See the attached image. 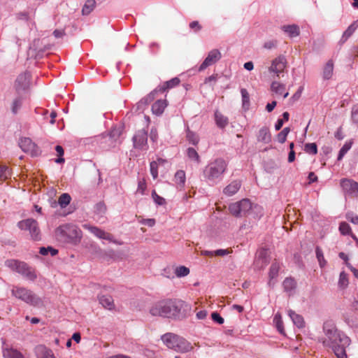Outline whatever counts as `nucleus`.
Returning a JSON list of instances; mask_svg holds the SVG:
<instances>
[{
	"instance_id": "f257e3e1",
	"label": "nucleus",
	"mask_w": 358,
	"mask_h": 358,
	"mask_svg": "<svg viewBox=\"0 0 358 358\" xmlns=\"http://www.w3.org/2000/svg\"><path fill=\"white\" fill-rule=\"evenodd\" d=\"M324 336L320 338L324 347L331 348L337 358H347L345 349L350 345V339L331 324H324Z\"/></svg>"
},
{
	"instance_id": "f03ea898",
	"label": "nucleus",
	"mask_w": 358,
	"mask_h": 358,
	"mask_svg": "<svg viewBox=\"0 0 358 358\" xmlns=\"http://www.w3.org/2000/svg\"><path fill=\"white\" fill-rule=\"evenodd\" d=\"M182 303L173 299H163L155 303L150 308V313L153 316L176 317L180 311Z\"/></svg>"
},
{
	"instance_id": "7ed1b4c3",
	"label": "nucleus",
	"mask_w": 358,
	"mask_h": 358,
	"mask_svg": "<svg viewBox=\"0 0 358 358\" xmlns=\"http://www.w3.org/2000/svg\"><path fill=\"white\" fill-rule=\"evenodd\" d=\"M57 238L61 241L76 245L83 237L81 230L75 224H64L58 227L55 230Z\"/></svg>"
},
{
	"instance_id": "20e7f679",
	"label": "nucleus",
	"mask_w": 358,
	"mask_h": 358,
	"mask_svg": "<svg viewBox=\"0 0 358 358\" xmlns=\"http://www.w3.org/2000/svg\"><path fill=\"white\" fill-rule=\"evenodd\" d=\"M164 343L170 349L180 352H186L192 349L190 343L185 338L172 333L165 334L162 336Z\"/></svg>"
},
{
	"instance_id": "39448f33",
	"label": "nucleus",
	"mask_w": 358,
	"mask_h": 358,
	"mask_svg": "<svg viewBox=\"0 0 358 358\" xmlns=\"http://www.w3.org/2000/svg\"><path fill=\"white\" fill-rule=\"evenodd\" d=\"M10 291L13 296L29 305L38 306L42 303L40 297L26 287L13 285Z\"/></svg>"
},
{
	"instance_id": "423d86ee",
	"label": "nucleus",
	"mask_w": 358,
	"mask_h": 358,
	"mask_svg": "<svg viewBox=\"0 0 358 358\" xmlns=\"http://www.w3.org/2000/svg\"><path fill=\"white\" fill-rule=\"evenodd\" d=\"M227 167L225 160L216 159L205 168L203 173L208 180L213 181L219 178L225 172Z\"/></svg>"
},
{
	"instance_id": "0eeeda50",
	"label": "nucleus",
	"mask_w": 358,
	"mask_h": 358,
	"mask_svg": "<svg viewBox=\"0 0 358 358\" xmlns=\"http://www.w3.org/2000/svg\"><path fill=\"white\" fill-rule=\"evenodd\" d=\"M6 265L24 276L29 280L34 281L36 278V274L34 270L24 262H19L15 259H8L6 261Z\"/></svg>"
},
{
	"instance_id": "6e6552de",
	"label": "nucleus",
	"mask_w": 358,
	"mask_h": 358,
	"mask_svg": "<svg viewBox=\"0 0 358 358\" xmlns=\"http://www.w3.org/2000/svg\"><path fill=\"white\" fill-rule=\"evenodd\" d=\"M18 227L24 231H29L33 240L40 239V229L37 222L31 218L22 220L17 223Z\"/></svg>"
},
{
	"instance_id": "1a4fd4ad",
	"label": "nucleus",
	"mask_w": 358,
	"mask_h": 358,
	"mask_svg": "<svg viewBox=\"0 0 358 358\" xmlns=\"http://www.w3.org/2000/svg\"><path fill=\"white\" fill-rule=\"evenodd\" d=\"M341 187L345 194L351 197H358V182L348 178L341 180Z\"/></svg>"
},
{
	"instance_id": "9d476101",
	"label": "nucleus",
	"mask_w": 358,
	"mask_h": 358,
	"mask_svg": "<svg viewBox=\"0 0 358 358\" xmlns=\"http://www.w3.org/2000/svg\"><path fill=\"white\" fill-rule=\"evenodd\" d=\"M84 229L88 230L92 234H94L96 237L100 239L107 240L110 242L114 243L115 244H120L116 240L114 239V236L110 233L106 232L104 230L94 226H91L90 224H84Z\"/></svg>"
},
{
	"instance_id": "9b49d317",
	"label": "nucleus",
	"mask_w": 358,
	"mask_h": 358,
	"mask_svg": "<svg viewBox=\"0 0 358 358\" xmlns=\"http://www.w3.org/2000/svg\"><path fill=\"white\" fill-rule=\"evenodd\" d=\"M286 67L287 59L285 57L280 55L272 61L268 68V71L276 74L278 77L280 73H282Z\"/></svg>"
},
{
	"instance_id": "f8f14e48",
	"label": "nucleus",
	"mask_w": 358,
	"mask_h": 358,
	"mask_svg": "<svg viewBox=\"0 0 358 358\" xmlns=\"http://www.w3.org/2000/svg\"><path fill=\"white\" fill-rule=\"evenodd\" d=\"M221 57V52L218 50H212L208 52V56L199 66V71H202L207 67L215 64L217 61L220 59Z\"/></svg>"
},
{
	"instance_id": "ddd939ff",
	"label": "nucleus",
	"mask_w": 358,
	"mask_h": 358,
	"mask_svg": "<svg viewBox=\"0 0 358 358\" xmlns=\"http://www.w3.org/2000/svg\"><path fill=\"white\" fill-rule=\"evenodd\" d=\"M19 145L24 152L29 153L31 156H36L39 152L37 145L29 138H21Z\"/></svg>"
},
{
	"instance_id": "4468645a",
	"label": "nucleus",
	"mask_w": 358,
	"mask_h": 358,
	"mask_svg": "<svg viewBox=\"0 0 358 358\" xmlns=\"http://www.w3.org/2000/svg\"><path fill=\"white\" fill-rule=\"evenodd\" d=\"M148 134L145 130H139L133 137L135 148H143L147 144Z\"/></svg>"
},
{
	"instance_id": "2eb2a0df",
	"label": "nucleus",
	"mask_w": 358,
	"mask_h": 358,
	"mask_svg": "<svg viewBox=\"0 0 358 358\" xmlns=\"http://www.w3.org/2000/svg\"><path fill=\"white\" fill-rule=\"evenodd\" d=\"M30 76L27 73L18 76L15 80V87L17 91L24 90L29 87Z\"/></svg>"
},
{
	"instance_id": "dca6fc26",
	"label": "nucleus",
	"mask_w": 358,
	"mask_h": 358,
	"mask_svg": "<svg viewBox=\"0 0 358 358\" xmlns=\"http://www.w3.org/2000/svg\"><path fill=\"white\" fill-rule=\"evenodd\" d=\"M241 182L240 180H234L229 183L223 190V193L229 196L235 194L241 188Z\"/></svg>"
},
{
	"instance_id": "f3484780",
	"label": "nucleus",
	"mask_w": 358,
	"mask_h": 358,
	"mask_svg": "<svg viewBox=\"0 0 358 358\" xmlns=\"http://www.w3.org/2000/svg\"><path fill=\"white\" fill-rule=\"evenodd\" d=\"M257 141L264 143H268L271 141V135L269 129L266 127L261 128L257 136Z\"/></svg>"
},
{
	"instance_id": "a211bd4d",
	"label": "nucleus",
	"mask_w": 358,
	"mask_h": 358,
	"mask_svg": "<svg viewBox=\"0 0 358 358\" xmlns=\"http://www.w3.org/2000/svg\"><path fill=\"white\" fill-rule=\"evenodd\" d=\"M37 358H55L52 351L43 345H38L36 348Z\"/></svg>"
},
{
	"instance_id": "6ab92c4d",
	"label": "nucleus",
	"mask_w": 358,
	"mask_h": 358,
	"mask_svg": "<svg viewBox=\"0 0 358 358\" xmlns=\"http://www.w3.org/2000/svg\"><path fill=\"white\" fill-rule=\"evenodd\" d=\"M280 264L278 262H273L269 269V280H268V285L269 286H273L275 284V282L273 281V279H275L278 275L280 270Z\"/></svg>"
},
{
	"instance_id": "aec40b11",
	"label": "nucleus",
	"mask_w": 358,
	"mask_h": 358,
	"mask_svg": "<svg viewBox=\"0 0 358 358\" xmlns=\"http://www.w3.org/2000/svg\"><path fill=\"white\" fill-rule=\"evenodd\" d=\"M99 303L102 305L103 307L107 308L108 310H113L115 308V303L113 299L111 296L109 295H103L101 296L99 299Z\"/></svg>"
},
{
	"instance_id": "412c9836",
	"label": "nucleus",
	"mask_w": 358,
	"mask_h": 358,
	"mask_svg": "<svg viewBox=\"0 0 358 358\" xmlns=\"http://www.w3.org/2000/svg\"><path fill=\"white\" fill-rule=\"evenodd\" d=\"M167 103L166 100H157L152 106V111L157 115H160L163 113Z\"/></svg>"
},
{
	"instance_id": "4be33fe9",
	"label": "nucleus",
	"mask_w": 358,
	"mask_h": 358,
	"mask_svg": "<svg viewBox=\"0 0 358 358\" xmlns=\"http://www.w3.org/2000/svg\"><path fill=\"white\" fill-rule=\"evenodd\" d=\"M288 315L292 319L293 323L298 327V328H303L304 327V320L301 315L296 313L294 311L289 310H288Z\"/></svg>"
},
{
	"instance_id": "5701e85b",
	"label": "nucleus",
	"mask_w": 358,
	"mask_h": 358,
	"mask_svg": "<svg viewBox=\"0 0 358 358\" xmlns=\"http://www.w3.org/2000/svg\"><path fill=\"white\" fill-rule=\"evenodd\" d=\"M215 120L217 126L222 129L229 124L228 118L218 110L215 112Z\"/></svg>"
},
{
	"instance_id": "b1692460",
	"label": "nucleus",
	"mask_w": 358,
	"mask_h": 358,
	"mask_svg": "<svg viewBox=\"0 0 358 358\" xmlns=\"http://www.w3.org/2000/svg\"><path fill=\"white\" fill-rule=\"evenodd\" d=\"M281 29L290 37H296L300 34L299 27L296 24L284 25Z\"/></svg>"
},
{
	"instance_id": "393cba45",
	"label": "nucleus",
	"mask_w": 358,
	"mask_h": 358,
	"mask_svg": "<svg viewBox=\"0 0 358 358\" xmlns=\"http://www.w3.org/2000/svg\"><path fill=\"white\" fill-rule=\"evenodd\" d=\"M180 83V79L178 78H173L170 80H168L159 87V91L161 92H164L167 90L171 89Z\"/></svg>"
},
{
	"instance_id": "a878e982",
	"label": "nucleus",
	"mask_w": 358,
	"mask_h": 358,
	"mask_svg": "<svg viewBox=\"0 0 358 358\" xmlns=\"http://www.w3.org/2000/svg\"><path fill=\"white\" fill-rule=\"evenodd\" d=\"M238 203L243 216L245 215L252 209V203L248 199H243Z\"/></svg>"
},
{
	"instance_id": "bb28decb",
	"label": "nucleus",
	"mask_w": 358,
	"mask_h": 358,
	"mask_svg": "<svg viewBox=\"0 0 358 358\" xmlns=\"http://www.w3.org/2000/svg\"><path fill=\"white\" fill-rule=\"evenodd\" d=\"M334 62L332 60H329L325 64L323 70V78L324 79H329L333 75Z\"/></svg>"
},
{
	"instance_id": "cd10ccee",
	"label": "nucleus",
	"mask_w": 358,
	"mask_h": 358,
	"mask_svg": "<svg viewBox=\"0 0 358 358\" xmlns=\"http://www.w3.org/2000/svg\"><path fill=\"white\" fill-rule=\"evenodd\" d=\"M3 356L6 358H24L22 354L17 350L6 348L3 350Z\"/></svg>"
},
{
	"instance_id": "c85d7f7f",
	"label": "nucleus",
	"mask_w": 358,
	"mask_h": 358,
	"mask_svg": "<svg viewBox=\"0 0 358 358\" xmlns=\"http://www.w3.org/2000/svg\"><path fill=\"white\" fill-rule=\"evenodd\" d=\"M282 286L285 292H292L296 288V283L294 278H286L282 282Z\"/></svg>"
},
{
	"instance_id": "c756f323",
	"label": "nucleus",
	"mask_w": 358,
	"mask_h": 358,
	"mask_svg": "<svg viewBox=\"0 0 358 358\" xmlns=\"http://www.w3.org/2000/svg\"><path fill=\"white\" fill-rule=\"evenodd\" d=\"M186 138L189 143L194 145H196L199 142V136L194 131H191L189 128L186 131Z\"/></svg>"
},
{
	"instance_id": "7c9ffc66",
	"label": "nucleus",
	"mask_w": 358,
	"mask_h": 358,
	"mask_svg": "<svg viewBox=\"0 0 358 358\" xmlns=\"http://www.w3.org/2000/svg\"><path fill=\"white\" fill-rule=\"evenodd\" d=\"M175 182L180 188L184 187L185 182V173L184 171L179 170L176 173Z\"/></svg>"
},
{
	"instance_id": "2f4dec72",
	"label": "nucleus",
	"mask_w": 358,
	"mask_h": 358,
	"mask_svg": "<svg viewBox=\"0 0 358 358\" xmlns=\"http://www.w3.org/2000/svg\"><path fill=\"white\" fill-rule=\"evenodd\" d=\"M122 133H123V127L121 125L116 126L111 129L109 136H110V138H112L115 141H116L118 140V138L122 134Z\"/></svg>"
},
{
	"instance_id": "473e14b6",
	"label": "nucleus",
	"mask_w": 358,
	"mask_h": 358,
	"mask_svg": "<svg viewBox=\"0 0 358 358\" xmlns=\"http://www.w3.org/2000/svg\"><path fill=\"white\" fill-rule=\"evenodd\" d=\"M271 90L277 94L281 95L283 94L285 85L278 81H273L271 85Z\"/></svg>"
},
{
	"instance_id": "72a5a7b5",
	"label": "nucleus",
	"mask_w": 358,
	"mask_h": 358,
	"mask_svg": "<svg viewBox=\"0 0 358 358\" xmlns=\"http://www.w3.org/2000/svg\"><path fill=\"white\" fill-rule=\"evenodd\" d=\"M11 172L10 169L6 165H0V181L3 182L10 178Z\"/></svg>"
},
{
	"instance_id": "f704fd0d",
	"label": "nucleus",
	"mask_w": 358,
	"mask_h": 358,
	"mask_svg": "<svg viewBox=\"0 0 358 358\" xmlns=\"http://www.w3.org/2000/svg\"><path fill=\"white\" fill-rule=\"evenodd\" d=\"M95 5L96 1L94 0H87L83 7V14L89 15L94 10Z\"/></svg>"
},
{
	"instance_id": "c9c22d12",
	"label": "nucleus",
	"mask_w": 358,
	"mask_h": 358,
	"mask_svg": "<svg viewBox=\"0 0 358 358\" xmlns=\"http://www.w3.org/2000/svg\"><path fill=\"white\" fill-rule=\"evenodd\" d=\"M273 322L275 324V327H276L278 331L280 334H284L285 329H284L283 322L282 320V316L280 313L275 314L274 319H273Z\"/></svg>"
},
{
	"instance_id": "e433bc0d",
	"label": "nucleus",
	"mask_w": 358,
	"mask_h": 358,
	"mask_svg": "<svg viewBox=\"0 0 358 358\" xmlns=\"http://www.w3.org/2000/svg\"><path fill=\"white\" fill-rule=\"evenodd\" d=\"M71 198L67 193L62 194L58 199V203L62 208H65L71 202Z\"/></svg>"
},
{
	"instance_id": "4c0bfd02",
	"label": "nucleus",
	"mask_w": 358,
	"mask_h": 358,
	"mask_svg": "<svg viewBox=\"0 0 358 358\" xmlns=\"http://www.w3.org/2000/svg\"><path fill=\"white\" fill-rule=\"evenodd\" d=\"M229 212L231 215L236 217H242L243 215L240 210V206L238 202L231 203L229 207Z\"/></svg>"
},
{
	"instance_id": "58836bf2",
	"label": "nucleus",
	"mask_w": 358,
	"mask_h": 358,
	"mask_svg": "<svg viewBox=\"0 0 358 358\" xmlns=\"http://www.w3.org/2000/svg\"><path fill=\"white\" fill-rule=\"evenodd\" d=\"M290 131L289 127H285L277 135V141L280 143H284L286 141L287 136Z\"/></svg>"
},
{
	"instance_id": "ea45409f",
	"label": "nucleus",
	"mask_w": 358,
	"mask_h": 358,
	"mask_svg": "<svg viewBox=\"0 0 358 358\" xmlns=\"http://www.w3.org/2000/svg\"><path fill=\"white\" fill-rule=\"evenodd\" d=\"M175 273L177 277H185L189 273V269L185 266H180L176 267Z\"/></svg>"
},
{
	"instance_id": "a19ab883",
	"label": "nucleus",
	"mask_w": 358,
	"mask_h": 358,
	"mask_svg": "<svg viewBox=\"0 0 358 358\" xmlns=\"http://www.w3.org/2000/svg\"><path fill=\"white\" fill-rule=\"evenodd\" d=\"M187 154L190 159L195 161L197 163L199 162V155L194 148H189L187 150Z\"/></svg>"
},
{
	"instance_id": "79ce46f5",
	"label": "nucleus",
	"mask_w": 358,
	"mask_h": 358,
	"mask_svg": "<svg viewBox=\"0 0 358 358\" xmlns=\"http://www.w3.org/2000/svg\"><path fill=\"white\" fill-rule=\"evenodd\" d=\"M339 231L343 235H349L352 231L350 226L345 222H343L340 224Z\"/></svg>"
},
{
	"instance_id": "37998d69",
	"label": "nucleus",
	"mask_w": 358,
	"mask_h": 358,
	"mask_svg": "<svg viewBox=\"0 0 358 358\" xmlns=\"http://www.w3.org/2000/svg\"><path fill=\"white\" fill-rule=\"evenodd\" d=\"M304 150L308 154L316 155L317 152V147L315 143H306Z\"/></svg>"
},
{
	"instance_id": "c03bdc74",
	"label": "nucleus",
	"mask_w": 358,
	"mask_h": 358,
	"mask_svg": "<svg viewBox=\"0 0 358 358\" xmlns=\"http://www.w3.org/2000/svg\"><path fill=\"white\" fill-rule=\"evenodd\" d=\"M345 217L351 223L358 225V215L354 212H348L345 215Z\"/></svg>"
},
{
	"instance_id": "a18cd8bd",
	"label": "nucleus",
	"mask_w": 358,
	"mask_h": 358,
	"mask_svg": "<svg viewBox=\"0 0 358 358\" xmlns=\"http://www.w3.org/2000/svg\"><path fill=\"white\" fill-rule=\"evenodd\" d=\"M355 29L356 27L354 24L350 25L348 28L344 31L341 40L345 42L354 33Z\"/></svg>"
},
{
	"instance_id": "49530a36",
	"label": "nucleus",
	"mask_w": 358,
	"mask_h": 358,
	"mask_svg": "<svg viewBox=\"0 0 358 358\" xmlns=\"http://www.w3.org/2000/svg\"><path fill=\"white\" fill-rule=\"evenodd\" d=\"M315 253L320 265L322 267H323L326 264V261L324 259L322 250L319 247H317L315 250Z\"/></svg>"
},
{
	"instance_id": "de8ad7c7",
	"label": "nucleus",
	"mask_w": 358,
	"mask_h": 358,
	"mask_svg": "<svg viewBox=\"0 0 358 358\" xmlns=\"http://www.w3.org/2000/svg\"><path fill=\"white\" fill-rule=\"evenodd\" d=\"M351 145H352L351 143H345L343 145V146L341 148V149L339 151L338 156V160H341L344 157V155L350 149Z\"/></svg>"
},
{
	"instance_id": "09e8293b",
	"label": "nucleus",
	"mask_w": 358,
	"mask_h": 358,
	"mask_svg": "<svg viewBox=\"0 0 358 358\" xmlns=\"http://www.w3.org/2000/svg\"><path fill=\"white\" fill-rule=\"evenodd\" d=\"M338 284L343 288L346 287L348 284V275L344 271L340 273Z\"/></svg>"
},
{
	"instance_id": "8fccbe9b",
	"label": "nucleus",
	"mask_w": 358,
	"mask_h": 358,
	"mask_svg": "<svg viewBox=\"0 0 358 358\" xmlns=\"http://www.w3.org/2000/svg\"><path fill=\"white\" fill-rule=\"evenodd\" d=\"M150 173L153 179H156L158 176V163L157 162H152L150 164Z\"/></svg>"
},
{
	"instance_id": "3c124183",
	"label": "nucleus",
	"mask_w": 358,
	"mask_h": 358,
	"mask_svg": "<svg viewBox=\"0 0 358 358\" xmlns=\"http://www.w3.org/2000/svg\"><path fill=\"white\" fill-rule=\"evenodd\" d=\"M55 150L57 152V155L59 157L55 160L57 163H63L64 162V159L62 157L64 155V149L61 145H57L55 147Z\"/></svg>"
},
{
	"instance_id": "603ef678",
	"label": "nucleus",
	"mask_w": 358,
	"mask_h": 358,
	"mask_svg": "<svg viewBox=\"0 0 358 358\" xmlns=\"http://www.w3.org/2000/svg\"><path fill=\"white\" fill-rule=\"evenodd\" d=\"M152 197L154 200V201L157 204V205H164L166 202H165V199L160 196L159 195H158L157 194V192H155V190H153L152 192Z\"/></svg>"
},
{
	"instance_id": "864d4df0",
	"label": "nucleus",
	"mask_w": 358,
	"mask_h": 358,
	"mask_svg": "<svg viewBox=\"0 0 358 358\" xmlns=\"http://www.w3.org/2000/svg\"><path fill=\"white\" fill-rule=\"evenodd\" d=\"M147 188V184L145 179H142L141 180L138 181V188L136 192H139L141 194H144L145 191Z\"/></svg>"
},
{
	"instance_id": "5fc2aeb1",
	"label": "nucleus",
	"mask_w": 358,
	"mask_h": 358,
	"mask_svg": "<svg viewBox=\"0 0 358 358\" xmlns=\"http://www.w3.org/2000/svg\"><path fill=\"white\" fill-rule=\"evenodd\" d=\"M22 106V101L20 99H16L13 101L12 104V111L16 114Z\"/></svg>"
},
{
	"instance_id": "6e6d98bb",
	"label": "nucleus",
	"mask_w": 358,
	"mask_h": 358,
	"mask_svg": "<svg viewBox=\"0 0 358 358\" xmlns=\"http://www.w3.org/2000/svg\"><path fill=\"white\" fill-rule=\"evenodd\" d=\"M351 118L353 122L358 124V105H355L352 107Z\"/></svg>"
},
{
	"instance_id": "4d7b16f0",
	"label": "nucleus",
	"mask_w": 358,
	"mask_h": 358,
	"mask_svg": "<svg viewBox=\"0 0 358 358\" xmlns=\"http://www.w3.org/2000/svg\"><path fill=\"white\" fill-rule=\"evenodd\" d=\"M211 317H212V320L218 323L219 324H222L224 323V318L220 316V315L219 313H217V312H213L212 314H211Z\"/></svg>"
},
{
	"instance_id": "13d9d810",
	"label": "nucleus",
	"mask_w": 358,
	"mask_h": 358,
	"mask_svg": "<svg viewBox=\"0 0 358 358\" xmlns=\"http://www.w3.org/2000/svg\"><path fill=\"white\" fill-rule=\"evenodd\" d=\"M231 252H232V250H229V249H219V250L213 251L214 255L221 256V257L230 254Z\"/></svg>"
},
{
	"instance_id": "bf43d9fd",
	"label": "nucleus",
	"mask_w": 358,
	"mask_h": 358,
	"mask_svg": "<svg viewBox=\"0 0 358 358\" xmlns=\"http://www.w3.org/2000/svg\"><path fill=\"white\" fill-rule=\"evenodd\" d=\"M241 93L242 95L243 104L245 105V103H248L250 101V97L247 90L241 89Z\"/></svg>"
},
{
	"instance_id": "052dcab7",
	"label": "nucleus",
	"mask_w": 358,
	"mask_h": 358,
	"mask_svg": "<svg viewBox=\"0 0 358 358\" xmlns=\"http://www.w3.org/2000/svg\"><path fill=\"white\" fill-rule=\"evenodd\" d=\"M189 27L194 30V32L200 31L202 28L201 25L198 21H193L189 24Z\"/></svg>"
},
{
	"instance_id": "680f3d73",
	"label": "nucleus",
	"mask_w": 358,
	"mask_h": 358,
	"mask_svg": "<svg viewBox=\"0 0 358 358\" xmlns=\"http://www.w3.org/2000/svg\"><path fill=\"white\" fill-rule=\"evenodd\" d=\"M277 45V41H275V40H272V41H266L264 45V47L266 48V49H272V48H275Z\"/></svg>"
},
{
	"instance_id": "e2e57ef3",
	"label": "nucleus",
	"mask_w": 358,
	"mask_h": 358,
	"mask_svg": "<svg viewBox=\"0 0 358 358\" xmlns=\"http://www.w3.org/2000/svg\"><path fill=\"white\" fill-rule=\"evenodd\" d=\"M217 78H218L217 74H213V75L206 78L204 80V83H206V84L210 83H215V82L217 80Z\"/></svg>"
},
{
	"instance_id": "0e129e2a",
	"label": "nucleus",
	"mask_w": 358,
	"mask_h": 358,
	"mask_svg": "<svg viewBox=\"0 0 358 358\" xmlns=\"http://www.w3.org/2000/svg\"><path fill=\"white\" fill-rule=\"evenodd\" d=\"M53 35L55 38H62L65 35V31L64 29H55L53 31Z\"/></svg>"
},
{
	"instance_id": "69168bd1",
	"label": "nucleus",
	"mask_w": 358,
	"mask_h": 358,
	"mask_svg": "<svg viewBox=\"0 0 358 358\" xmlns=\"http://www.w3.org/2000/svg\"><path fill=\"white\" fill-rule=\"evenodd\" d=\"M90 249L96 254L99 253L101 250V248L95 243L90 244Z\"/></svg>"
},
{
	"instance_id": "338daca9",
	"label": "nucleus",
	"mask_w": 358,
	"mask_h": 358,
	"mask_svg": "<svg viewBox=\"0 0 358 358\" xmlns=\"http://www.w3.org/2000/svg\"><path fill=\"white\" fill-rule=\"evenodd\" d=\"M276 104H277V103L275 101H273L271 103H267V105L266 106V110L269 113L271 112L276 106Z\"/></svg>"
},
{
	"instance_id": "774afa93",
	"label": "nucleus",
	"mask_w": 358,
	"mask_h": 358,
	"mask_svg": "<svg viewBox=\"0 0 358 358\" xmlns=\"http://www.w3.org/2000/svg\"><path fill=\"white\" fill-rule=\"evenodd\" d=\"M150 136V139L152 141H155L157 139L158 134H157V131L156 129H151Z\"/></svg>"
}]
</instances>
